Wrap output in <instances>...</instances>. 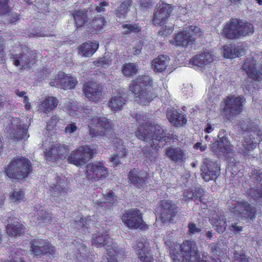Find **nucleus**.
I'll list each match as a JSON object with an SVG mask.
<instances>
[{"label": "nucleus", "mask_w": 262, "mask_h": 262, "mask_svg": "<svg viewBox=\"0 0 262 262\" xmlns=\"http://www.w3.org/2000/svg\"><path fill=\"white\" fill-rule=\"evenodd\" d=\"M136 121L139 123L135 136L138 139L150 144V147H144L142 149L145 155L146 161L150 165L155 163L160 146L158 143L172 140L174 138L173 133L166 134L164 129L158 124H152L147 121V117L145 115L136 114Z\"/></svg>", "instance_id": "1"}, {"label": "nucleus", "mask_w": 262, "mask_h": 262, "mask_svg": "<svg viewBox=\"0 0 262 262\" xmlns=\"http://www.w3.org/2000/svg\"><path fill=\"white\" fill-rule=\"evenodd\" d=\"M64 107L70 115L82 118L88 126L92 138L106 137L112 138L114 133L113 123L105 117L92 116L91 108L79 106L72 100L67 101Z\"/></svg>", "instance_id": "2"}, {"label": "nucleus", "mask_w": 262, "mask_h": 262, "mask_svg": "<svg viewBox=\"0 0 262 262\" xmlns=\"http://www.w3.org/2000/svg\"><path fill=\"white\" fill-rule=\"evenodd\" d=\"M152 78L148 75H141L129 84V90L135 94L136 100L142 105H147L157 95L154 92Z\"/></svg>", "instance_id": "3"}, {"label": "nucleus", "mask_w": 262, "mask_h": 262, "mask_svg": "<svg viewBox=\"0 0 262 262\" xmlns=\"http://www.w3.org/2000/svg\"><path fill=\"white\" fill-rule=\"evenodd\" d=\"M33 171L32 164L28 158L17 156L4 167L6 177L12 180L26 179Z\"/></svg>", "instance_id": "4"}, {"label": "nucleus", "mask_w": 262, "mask_h": 262, "mask_svg": "<svg viewBox=\"0 0 262 262\" xmlns=\"http://www.w3.org/2000/svg\"><path fill=\"white\" fill-rule=\"evenodd\" d=\"M254 31V26L251 23L231 18L224 24L222 34L227 39H236L252 34Z\"/></svg>", "instance_id": "5"}, {"label": "nucleus", "mask_w": 262, "mask_h": 262, "mask_svg": "<svg viewBox=\"0 0 262 262\" xmlns=\"http://www.w3.org/2000/svg\"><path fill=\"white\" fill-rule=\"evenodd\" d=\"M245 102L246 99L242 96H227L221 103V114L226 119L230 120L243 112Z\"/></svg>", "instance_id": "6"}, {"label": "nucleus", "mask_w": 262, "mask_h": 262, "mask_svg": "<svg viewBox=\"0 0 262 262\" xmlns=\"http://www.w3.org/2000/svg\"><path fill=\"white\" fill-rule=\"evenodd\" d=\"M121 220L123 224L130 229H141L145 230L148 226L144 221L143 214L137 208H131L125 210Z\"/></svg>", "instance_id": "7"}, {"label": "nucleus", "mask_w": 262, "mask_h": 262, "mask_svg": "<svg viewBox=\"0 0 262 262\" xmlns=\"http://www.w3.org/2000/svg\"><path fill=\"white\" fill-rule=\"evenodd\" d=\"M179 212L178 206L172 201L161 200L156 212L158 218L164 224L173 222Z\"/></svg>", "instance_id": "8"}, {"label": "nucleus", "mask_w": 262, "mask_h": 262, "mask_svg": "<svg viewBox=\"0 0 262 262\" xmlns=\"http://www.w3.org/2000/svg\"><path fill=\"white\" fill-rule=\"evenodd\" d=\"M30 251L34 257H40L43 255L55 257L56 248L47 240L41 238L31 239Z\"/></svg>", "instance_id": "9"}, {"label": "nucleus", "mask_w": 262, "mask_h": 262, "mask_svg": "<svg viewBox=\"0 0 262 262\" xmlns=\"http://www.w3.org/2000/svg\"><path fill=\"white\" fill-rule=\"evenodd\" d=\"M93 156V150L89 145L80 146L72 151L68 161L69 163L79 166L84 165Z\"/></svg>", "instance_id": "10"}, {"label": "nucleus", "mask_w": 262, "mask_h": 262, "mask_svg": "<svg viewBox=\"0 0 262 262\" xmlns=\"http://www.w3.org/2000/svg\"><path fill=\"white\" fill-rule=\"evenodd\" d=\"M150 178V174L147 171L138 168L131 169L127 174L128 184L139 189L147 186Z\"/></svg>", "instance_id": "11"}, {"label": "nucleus", "mask_w": 262, "mask_h": 262, "mask_svg": "<svg viewBox=\"0 0 262 262\" xmlns=\"http://www.w3.org/2000/svg\"><path fill=\"white\" fill-rule=\"evenodd\" d=\"M26 52L23 51L20 53L13 54L10 56L13 59V64L15 66H21L20 69L28 70L36 62L37 60V53L33 51L26 49Z\"/></svg>", "instance_id": "12"}, {"label": "nucleus", "mask_w": 262, "mask_h": 262, "mask_svg": "<svg viewBox=\"0 0 262 262\" xmlns=\"http://www.w3.org/2000/svg\"><path fill=\"white\" fill-rule=\"evenodd\" d=\"M86 177L92 182L105 179L108 175L107 168L101 161L89 163L86 166Z\"/></svg>", "instance_id": "13"}, {"label": "nucleus", "mask_w": 262, "mask_h": 262, "mask_svg": "<svg viewBox=\"0 0 262 262\" xmlns=\"http://www.w3.org/2000/svg\"><path fill=\"white\" fill-rule=\"evenodd\" d=\"M77 84L78 80L76 77L69 76L63 72L58 73L50 82L51 86L64 90L74 89Z\"/></svg>", "instance_id": "14"}, {"label": "nucleus", "mask_w": 262, "mask_h": 262, "mask_svg": "<svg viewBox=\"0 0 262 262\" xmlns=\"http://www.w3.org/2000/svg\"><path fill=\"white\" fill-rule=\"evenodd\" d=\"M172 8L169 4L159 3L155 9L152 22L155 26H162L167 21L171 15Z\"/></svg>", "instance_id": "15"}, {"label": "nucleus", "mask_w": 262, "mask_h": 262, "mask_svg": "<svg viewBox=\"0 0 262 262\" xmlns=\"http://www.w3.org/2000/svg\"><path fill=\"white\" fill-rule=\"evenodd\" d=\"M232 211L237 216L248 220L254 219L257 213L256 208L246 201L237 202L232 208Z\"/></svg>", "instance_id": "16"}, {"label": "nucleus", "mask_w": 262, "mask_h": 262, "mask_svg": "<svg viewBox=\"0 0 262 262\" xmlns=\"http://www.w3.org/2000/svg\"><path fill=\"white\" fill-rule=\"evenodd\" d=\"M69 151L68 145L56 143L44 152V156L47 161L55 162L65 158Z\"/></svg>", "instance_id": "17"}, {"label": "nucleus", "mask_w": 262, "mask_h": 262, "mask_svg": "<svg viewBox=\"0 0 262 262\" xmlns=\"http://www.w3.org/2000/svg\"><path fill=\"white\" fill-rule=\"evenodd\" d=\"M196 38L193 36L189 31H188L186 27L183 30H180L176 33L173 39L169 41L170 44L176 47L186 48L188 46L194 45Z\"/></svg>", "instance_id": "18"}, {"label": "nucleus", "mask_w": 262, "mask_h": 262, "mask_svg": "<svg viewBox=\"0 0 262 262\" xmlns=\"http://www.w3.org/2000/svg\"><path fill=\"white\" fill-rule=\"evenodd\" d=\"M225 130L219 131L217 137L219 139L213 142L211 147V150L217 156H225L231 150L230 143L225 135Z\"/></svg>", "instance_id": "19"}, {"label": "nucleus", "mask_w": 262, "mask_h": 262, "mask_svg": "<svg viewBox=\"0 0 262 262\" xmlns=\"http://www.w3.org/2000/svg\"><path fill=\"white\" fill-rule=\"evenodd\" d=\"M92 245L97 248H101L106 246L107 254L110 256H114L116 253L114 248L115 246L112 241V239L108 236V234L97 233L93 235Z\"/></svg>", "instance_id": "20"}, {"label": "nucleus", "mask_w": 262, "mask_h": 262, "mask_svg": "<svg viewBox=\"0 0 262 262\" xmlns=\"http://www.w3.org/2000/svg\"><path fill=\"white\" fill-rule=\"evenodd\" d=\"M220 170V166L216 162L206 159L201 166V175L205 181L209 182L217 178Z\"/></svg>", "instance_id": "21"}, {"label": "nucleus", "mask_w": 262, "mask_h": 262, "mask_svg": "<svg viewBox=\"0 0 262 262\" xmlns=\"http://www.w3.org/2000/svg\"><path fill=\"white\" fill-rule=\"evenodd\" d=\"M83 92L88 99L95 102L101 100L102 91L100 89L99 84L93 81H88L84 84Z\"/></svg>", "instance_id": "22"}, {"label": "nucleus", "mask_w": 262, "mask_h": 262, "mask_svg": "<svg viewBox=\"0 0 262 262\" xmlns=\"http://www.w3.org/2000/svg\"><path fill=\"white\" fill-rule=\"evenodd\" d=\"M256 61L252 58H247L242 68L246 71L249 77L255 81H259L262 79V58L260 60L261 66L258 70L256 69Z\"/></svg>", "instance_id": "23"}, {"label": "nucleus", "mask_w": 262, "mask_h": 262, "mask_svg": "<svg viewBox=\"0 0 262 262\" xmlns=\"http://www.w3.org/2000/svg\"><path fill=\"white\" fill-rule=\"evenodd\" d=\"M15 124H13L10 130V137L14 141H19L28 138L29 135L28 134V126L21 120L17 118L15 120Z\"/></svg>", "instance_id": "24"}, {"label": "nucleus", "mask_w": 262, "mask_h": 262, "mask_svg": "<svg viewBox=\"0 0 262 262\" xmlns=\"http://www.w3.org/2000/svg\"><path fill=\"white\" fill-rule=\"evenodd\" d=\"M52 195L54 197L64 198L68 192V183L65 178L58 176L56 178V184H53L49 188Z\"/></svg>", "instance_id": "25"}, {"label": "nucleus", "mask_w": 262, "mask_h": 262, "mask_svg": "<svg viewBox=\"0 0 262 262\" xmlns=\"http://www.w3.org/2000/svg\"><path fill=\"white\" fill-rule=\"evenodd\" d=\"M166 117L169 122L176 127L184 126L187 122L186 116L180 110L174 108H168Z\"/></svg>", "instance_id": "26"}, {"label": "nucleus", "mask_w": 262, "mask_h": 262, "mask_svg": "<svg viewBox=\"0 0 262 262\" xmlns=\"http://www.w3.org/2000/svg\"><path fill=\"white\" fill-rule=\"evenodd\" d=\"M146 242L137 241L133 248L136 251L138 257L142 262H152L153 255L151 250L146 247Z\"/></svg>", "instance_id": "27"}, {"label": "nucleus", "mask_w": 262, "mask_h": 262, "mask_svg": "<svg viewBox=\"0 0 262 262\" xmlns=\"http://www.w3.org/2000/svg\"><path fill=\"white\" fill-rule=\"evenodd\" d=\"M223 53L226 58H234L241 57L246 54V50L242 46L230 43L223 47Z\"/></svg>", "instance_id": "28"}, {"label": "nucleus", "mask_w": 262, "mask_h": 262, "mask_svg": "<svg viewBox=\"0 0 262 262\" xmlns=\"http://www.w3.org/2000/svg\"><path fill=\"white\" fill-rule=\"evenodd\" d=\"M104 201H97L95 205L98 209H102L104 210L113 208L115 202L117 201L115 193L112 190L103 194Z\"/></svg>", "instance_id": "29"}, {"label": "nucleus", "mask_w": 262, "mask_h": 262, "mask_svg": "<svg viewBox=\"0 0 262 262\" xmlns=\"http://www.w3.org/2000/svg\"><path fill=\"white\" fill-rule=\"evenodd\" d=\"M165 155L175 163H184L186 159L184 150L180 147L167 148L165 150Z\"/></svg>", "instance_id": "30"}, {"label": "nucleus", "mask_w": 262, "mask_h": 262, "mask_svg": "<svg viewBox=\"0 0 262 262\" xmlns=\"http://www.w3.org/2000/svg\"><path fill=\"white\" fill-rule=\"evenodd\" d=\"M99 47L98 41H88L78 46V53L84 57H91L97 51Z\"/></svg>", "instance_id": "31"}, {"label": "nucleus", "mask_w": 262, "mask_h": 262, "mask_svg": "<svg viewBox=\"0 0 262 262\" xmlns=\"http://www.w3.org/2000/svg\"><path fill=\"white\" fill-rule=\"evenodd\" d=\"M126 101V97L122 93L119 92L112 97L108 102V106L112 111L115 113L121 110Z\"/></svg>", "instance_id": "32"}, {"label": "nucleus", "mask_w": 262, "mask_h": 262, "mask_svg": "<svg viewBox=\"0 0 262 262\" xmlns=\"http://www.w3.org/2000/svg\"><path fill=\"white\" fill-rule=\"evenodd\" d=\"M170 58L167 55H160L151 61V66L156 72H163L168 67Z\"/></svg>", "instance_id": "33"}, {"label": "nucleus", "mask_w": 262, "mask_h": 262, "mask_svg": "<svg viewBox=\"0 0 262 262\" xmlns=\"http://www.w3.org/2000/svg\"><path fill=\"white\" fill-rule=\"evenodd\" d=\"M254 138L252 135L247 136L242 141V143L238 147L239 152L244 156L250 155L252 151L255 147L256 143L254 141Z\"/></svg>", "instance_id": "34"}, {"label": "nucleus", "mask_w": 262, "mask_h": 262, "mask_svg": "<svg viewBox=\"0 0 262 262\" xmlns=\"http://www.w3.org/2000/svg\"><path fill=\"white\" fill-rule=\"evenodd\" d=\"M209 221L218 233H222L226 230L227 222L224 216L221 214H213L210 217Z\"/></svg>", "instance_id": "35"}, {"label": "nucleus", "mask_w": 262, "mask_h": 262, "mask_svg": "<svg viewBox=\"0 0 262 262\" xmlns=\"http://www.w3.org/2000/svg\"><path fill=\"white\" fill-rule=\"evenodd\" d=\"M59 103L58 100L53 96H47L40 102V107L44 113L48 114L54 111Z\"/></svg>", "instance_id": "36"}, {"label": "nucleus", "mask_w": 262, "mask_h": 262, "mask_svg": "<svg viewBox=\"0 0 262 262\" xmlns=\"http://www.w3.org/2000/svg\"><path fill=\"white\" fill-rule=\"evenodd\" d=\"M26 228L18 221L9 223L6 226L7 233L9 236H18L25 234Z\"/></svg>", "instance_id": "37"}, {"label": "nucleus", "mask_w": 262, "mask_h": 262, "mask_svg": "<svg viewBox=\"0 0 262 262\" xmlns=\"http://www.w3.org/2000/svg\"><path fill=\"white\" fill-rule=\"evenodd\" d=\"M212 60L211 55L208 52L197 54L192 57L190 63L198 67H203L210 63Z\"/></svg>", "instance_id": "38"}, {"label": "nucleus", "mask_w": 262, "mask_h": 262, "mask_svg": "<svg viewBox=\"0 0 262 262\" xmlns=\"http://www.w3.org/2000/svg\"><path fill=\"white\" fill-rule=\"evenodd\" d=\"M95 225V221L93 220L90 216L86 217L81 216L78 221H74V225L78 230H82L85 232H89V229L93 227Z\"/></svg>", "instance_id": "39"}, {"label": "nucleus", "mask_w": 262, "mask_h": 262, "mask_svg": "<svg viewBox=\"0 0 262 262\" xmlns=\"http://www.w3.org/2000/svg\"><path fill=\"white\" fill-rule=\"evenodd\" d=\"M132 5V0H123L115 10V14L119 18H125L130 11Z\"/></svg>", "instance_id": "40"}, {"label": "nucleus", "mask_w": 262, "mask_h": 262, "mask_svg": "<svg viewBox=\"0 0 262 262\" xmlns=\"http://www.w3.org/2000/svg\"><path fill=\"white\" fill-rule=\"evenodd\" d=\"M88 10H77L72 14L74 18V21L76 28H79L84 26L88 22L89 18L88 17Z\"/></svg>", "instance_id": "41"}, {"label": "nucleus", "mask_w": 262, "mask_h": 262, "mask_svg": "<svg viewBox=\"0 0 262 262\" xmlns=\"http://www.w3.org/2000/svg\"><path fill=\"white\" fill-rule=\"evenodd\" d=\"M106 23L104 17H96L90 23V31L93 34H98L102 31L103 26Z\"/></svg>", "instance_id": "42"}, {"label": "nucleus", "mask_w": 262, "mask_h": 262, "mask_svg": "<svg viewBox=\"0 0 262 262\" xmlns=\"http://www.w3.org/2000/svg\"><path fill=\"white\" fill-rule=\"evenodd\" d=\"M138 71V67L136 63H125L121 67L122 73L126 77L134 76L137 74Z\"/></svg>", "instance_id": "43"}, {"label": "nucleus", "mask_w": 262, "mask_h": 262, "mask_svg": "<svg viewBox=\"0 0 262 262\" xmlns=\"http://www.w3.org/2000/svg\"><path fill=\"white\" fill-rule=\"evenodd\" d=\"M246 195L250 200L253 199L256 201L262 200V188H250L246 191Z\"/></svg>", "instance_id": "44"}, {"label": "nucleus", "mask_w": 262, "mask_h": 262, "mask_svg": "<svg viewBox=\"0 0 262 262\" xmlns=\"http://www.w3.org/2000/svg\"><path fill=\"white\" fill-rule=\"evenodd\" d=\"M237 125L238 129H240V131L244 134L245 133L255 132L254 128H256L255 123L248 120H247V121L243 120L240 121Z\"/></svg>", "instance_id": "45"}, {"label": "nucleus", "mask_w": 262, "mask_h": 262, "mask_svg": "<svg viewBox=\"0 0 262 262\" xmlns=\"http://www.w3.org/2000/svg\"><path fill=\"white\" fill-rule=\"evenodd\" d=\"M122 28L124 30L122 34L125 35H128L131 33H139L141 30V27L139 26V24H123L122 26Z\"/></svg>", "instance_id": "46"}, {"label": "nucleus", "mask_w": 262, "mask_h": 262, "mask_svg": "<svg viewBox=\"0 0 262 262\" xmlns=\"http://www.w3.org/2000/svg\"><path fill=\"white\" fill-rule=\"evenodd\" d=\"M113 143L117 148L118 155L119 158H123L126 155V149L123 147V141L120 138H115L113 139Z\"/></svg>", "instance_id": "47"}, {"label": "nucleus", "mask_w": 262, "mask_h": 262, "mask_svg": "<svg viewBox=\"0 0 262 262\" xmlns=\"http://www.w3.org/2000/svg\"><path fill=\"white\" fill-rule=\"evenodd\" d=\"M52 221V214L44 210H39L38 213L37 223L41 224Z\"/></svg>", "instance_id": "48"}, {"label": "nucleus", "mask_w": 262, "mask_h": 262, "mask_svg": "<svg viewBox=\"0 0 262 262\" xmlns=\"http://www.w3.org/2000/svg\"><path fill=\"white\" fill-rule=\"evenodd\" d=\"M10 198L13 202L18 204L25 198V193L22 190L13 191L10 192Z\"/></svg>", "instance_id": "49"}, {"label": "nucleus", "mask_w": 262, "mask_h": 262, "mask_svg": "<svg viewBox=\"0 0 262 262\" xmlns=\"http://www.w3.org/2000/svg\"><path fill=\"white\" fill-rule=\"evenodd\" d=\"M25 252V250H20L15 252L14 253L12 254L10 256V260L3 262H27L24 257H22L23 254L21 252Z\"/></svg>", "instance_id": "50"}, {"label": "nucleus", "mask_w": 262, "mask_h": 262, "mask_svg": "<svg viewBox=\"0 0 262 262\" xmlns=\"http://www.w3.org/2000/svg\"><path fill=\"white\" fill-rule=\"evenodd\" d=\"M205 196L206 195L203 190L201 188H199L194 191L193 200L195 202H198L196 204H199V203L205 204L206 201L205 199Z\"/></svg>", "instance_id": "51"}, {"label": "nucleus", "mask_w": 262, "mask_h": 262, "mask_svg": "<svg viewBox=\"0 0 262 262\" xmlns=\"http://www.w3.org/2000/svg\"><path fill=\"white\" fill-rule=\"evenodd\" d=\"M233 261L234 262H249V257H247L245 253L235 251L233 253Z\"/></svg>", "instance_id": "52"}, {"label": "nucleus", "mask_w": 262, "mask_h": 262, "mask_svg": "<svg viewBox=\"0 0 262 262\" xmlns=\"http://www.w3.org/2000/svg\"><path fill=\"white\" fill-rule=\"evenodd\" d=\"M10 0H0V15H3L9 13L11 11V8L8 4Z\"/></svg>", "instance_id": "53"}, {"label": "nucleus", "mask_w": 262, "mask_h": 262, "mask_svg": "<svg viewBox=\"0 0 262 262\" xmlns=\"http://www.w3.org/2000/svg\"><path fill=\"white\" fill-rule=\"evenodd\" d=\"M112 61V59L106 56H103L99 58L98 59L93 61V63L97 67H104L106 65H109Z\"/></svg>", "instance_id": "54"}, {"label": "nucleus", "mask_w": 262, "mask_h": 262, "mask_svg": "<svg viewBox=\"0 0 262 262\" xmlns=\"http://www.w3.org/2000/svg\"><path fill=\"white\" fill-rule=\"evenodd\" d=\"M188 232L190 235H194L202 232L201 228L198 227L196 224L193 222H189L188 224Z\"/></svg>", "instance_id": "55"}, {"label": "nucleus", "mask_w": 262, "mask_h": 262, "mask_svg": "<svg viewBox=\"0 0 262 262\" xmlns=\"http://www.w3.org/2000/svg\"><path fill=\"white\" fill-rule=\"evenodd\" d=\"M250 180L252 182L256 184H259L260 185H262V172L260 170H256L252 173V176L251 177Z\"/></svg>", "instance_id": "56"}, {"label": "nucleus", "mask_w": 262, "mask_h": 262, "mask_svg": "<svg viewBox=\"0 0 262 262\" xmlns=\"http://www.w3.org/2000/svg\"><path fill=\"white\" fill-rule=\"evenodd\" d=\"M58 121L59 119L56 116H52L47 122V129L50 131L53 130L56 126Z\"/></svg>", "instance_id": "57"}, {"label": "nucleus", "mask_w": 262, "mask_h": 262, "mask_svg": "<svg viewBox=\"0 0 262 262\" xmlns=\"http://www.w3.org/2000/svg\"><path fill=\"white\" fill-rule=\"evenodd\" d=\"M53 69H50L48 67H44L38 71V78L40 80L45 79L50 73L52 72Z\"/></svg>", "instance_id": "58"}, {"label": "nucleus", "mask_w": 262, "mask_h": 262, "mask_svg": "<svg viewBox=\"0 0 262 262\" xmlns=\"http://www.w3.org/2000/svg\"><path fill=\"white\" fill-rule=\"evenodd\" d=\"M187 28L188 31H189L193 36L196 37V36H200L202 35V29L199 27L190 25Z\"/></svg>", "instance_id": "59"}, {"label": "nucleus", "mask_w": 262, "mask_h": 262, "mask_svg": "<svg viewBox=\"0 0 262 262\" xmlns=\"http://www.w3.org/2000/svg\"><path fill=\"white\" fill-rule=\"evenodd\" d=\"M174 30L173 27H167V26L162 27L159 31V34L161 36H167L171 34Z\"/></svg>", "instance_id": "60"}, {"label": "nucleus", "mask_w": 262, "mask_h": 262, "mask_svg": "<svg viewBox=\"0 0 262 262\" xmlns=\"http://www.w3.org/2000/svg\"><path fill=\"white\" fill-rule=\"evenodd\" d=\"M78 129L76 124L75 122H72L67 125L64 128V133L66 134H72L76 132Z\"/></svg>", "instance_id": "61"}, {"label": "nucleus", "mask_w": 262, "mask_h": 262, "mask_svg": "<svg viewBox=\"0 0 262 262\" xmlns=\"http://www.w3.org/2000/svg\"><path fill=\"white\" fill-rule=\"evenodd\" d=\"M4 49H5V45L4 44V41L2 36L0 35V62L1 63H4L5 62L4 58Z\"/></svg>", "instance_id": "62"}, {"label": "nucleus", "mask_w": 262, "mask_h": 262, "mask_svg": "<svg viewBox=\"0 0 262 262\" xmlns=\"http://www.w3.org/2000/svg\"><path fill=\"white\" fill-rule=\"evenodd\" d=\"M229 229L234 233L237 234L243 230V227L238 226L236 223H232L229 225Z\"/></svg>", "instance_id": "63"}, {"label": "nucleus", "mask_w": 262, "mask_h": 262, "mask_svg": "<svg viewBox=\"0 0 262 262\" xmlns=\"http://www.w3.org/2000/svg\"><path fill=\"white\" fill-rule=\"evenodd\" d=\"M108 3L107 2L103 1L99 3V6L96 8V10L97 12H101L105 11V7L108 6Z\"/></svg>", "instance_id": "64"}]
</instances>
